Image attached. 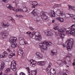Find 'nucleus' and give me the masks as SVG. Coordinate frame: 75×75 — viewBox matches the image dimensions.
Instances as JSON below:
<instances>
[{
    "label": "nucleus",
    "mask_w": 75,
    "mask_h": 75,
    "mask_svg": "<svg viewBox=\"0 0 75 75\" xmlns=\"http://www.w3.org/2000/svg\"><path fill=\"white\" fill-rule=\"evenodd\" d=\"M52 45V43L50 41L44 42L42 43H40L39 44L40 48L42 50H47L48 46H51Z\"/></svg>",
    "instance_id": "f257e3e1"
},
{
    "label": "nucleus",
    "mask_w": 75,
    "mask_h": 75,
    "mask_svg": "<svg viewBox=\"0 0 75 75\" xmlns=\"http://www.w3.org/2000/svg\"><path fill=\"white\" fill-rule=\"evenodd\" d=\"M68 42L67 44V50L69 51H70V50H71L73 44H74V39H69V40H67L66 42Z\"/></svg>",
    "instance_id": "f03ea898"
},
{
    "label": "nucleus",
    "mask_w": 75,
    "mask_h": 75,
    "mask_svg": "<svg viewBox=\"0 0 75 75\" xmlns=\"http://www.w3.org/2000/svg\"><path fill=\"white\" fill-rule=\"evenodd\" d=\"M31 37H33V36H35V38L36 40H38V41H41L42 40L41 38V34H40V33L38 32H33L31 34Z\"/></svg>",
    "instance_id": "7ed1b4c3"
},
{
    "label": "nucleus",
    "mask_w": 75,
    "mask_h": 75,
    "mask_svg": "<svg viewBox=\"0 0 75 75\" xmlns=\"http://www.w3.org/2000/svg\"><path fill=\"white\" fill-rule=\"evenodd\" d=\"M71 30H68V35H69V34H71V35H75V24L71 26Z\"/></svg>",
    "instance_id": "20e7f679"
},
{
    "label": "nucleus",
    "mask_w": 75,
    "mask_h": 75,
    "mask_svg": "<svg viewBox=\"0 0 75 75\" xmlns=\"http://www.w3.org/2000/svg\"><path fill=\"white\" fill-rule=\"evenodd\" d=\"M1 35L3 39H4L5 38H7L8 35V33L6 31L2 32L1 33Z\"/></svg>",
    "instance_id": "39448f33"
},
{
    "label": "nucleus",
    "mask_w": 75,
    "mask_h": 75,
    "mask_svg": "<svg viewBox=\"0 0 75 75\" xmlns=\"http://www.w3.org/2000/svg\"><path fill=\"white\" fill-rule=\"evenodd\" d=\"M30 62L31 63L30 65L33 67H34L37 62L33 60H30Z\"/></svg>",
    "instance_id": "423d86ee"
},
{
    "label": "nucleus",
    "mask_w": 75,
    "mask_h": 75,
    "mask_svg": "<svg viewBox=\"0 0 75 75\" xmlns=\"http://www.w3.org/2000/svg\"><path fill=\"white\" fill-rule=\"evenodd\" d=\"M7 56V52H5L0 55V57L2 58H4L6 57Z\"/></svg>",
    "instance_id": "0eeeda50"
},
{
    "label": "nucleus",
    "mask_w": 75,
    "mask_h": 75,
    "mask_svg": "<svg viewBox=\"0 0 75 75\" xmlns=\"http://www.w3.org/2000/svg\"><path fill=\"white\" fill-rule=\"evenodd\" d=\"M16 64H15L12 65H11V68L13 71H16Z\"/></svg>",
    "instance_id": "6e6552de"
},
{
    "label": "nucleus",
    "mask_w": 75,
    "mask_h": 75,
    "mask_svg": "<svg viewBox=\"0 0 75 75\" xmlns=\"http://www.w3.org/2000/svg\"><path fill=\"white\" fill-rule=\"evenodd\" d=\"M42 14H43V15L41 16V17L42 19L44 20L45 21H48V17L47 16H45L43 17L44 16V12H42Z\"/></svg>",
    "instance_id": "1a4fd4ad"
},
{
    "label": "nucleus",
    "mask_w": 75,
    "mask_h": 75,
    "mask_svg": "<svg viewBox=\"0 0 75 75\" xmlns=\"http://www.w3.org/2000/svg\"><path fill=\"white\" fill-rule=\"evenodd\" d=\"M1 68L0 69V70L1 71H3V68H4L5 67V63L4 62H2L1 64Z\"/></svg>",
    "instance_id": "9d476101"
},
{
    "label": "nucleus",
    "mask_w": 75,
    "mask_h": 75,
    "mask_svg": "<svg viewBox=\"0 0 75 75\" xmlns=\"http://www.w3.org/2000/svg\"><path fill=\"white\" fill-rule=\"evenodd\" d=\"M10 40V42L11 44H14L16 42V39H14V38H10L9 39Z\"/></svg>",
    "instance_id": "9b49d317"
},
{
    "label": "nucleus",
    "mask_w": 75,
    "mask_h": 75,
    "mask_svg": "<svg viewBox=\"0 0 75 75\" xmlns=\"http://www.w3.org/2000/svg\"><path fill=\"white\" fill-rule=\"evenodd\" d=\"M36 55L37 56L38 58H40V59H42V55H41V53L39 52H37L36 53Z\"/></svg>",
    "instance_id": "f8f14e48"
},
{
    "label": "nucleus",
    "mask_w": 75,
    "mask_h": 75,
    "mask_svg": "<svg viewBox=\"0 0 75 75\" xmlns=\"http://www.w3.org/2000/svg\"><path fill=\"white\" fill-rule=\"evenodd\" d=\"M51 54L52 56L54 55H57V50H56L55 51L52 50L51 51Z\"/></svg>",
    "instance_id": "ddd939ff"
},
{
    "label": "nucleus",
    "mask_w": 75,
    "mask_h": 75,
    "mask_svg": "<svg viewBox=\"0 0 75 75\" xmlns=\"http://www.w3.org/2000/svg\"><path fill=\"white\" fill-rule=\"evenodd\" d=\"M55 11H57L55 10L54 11H53L52 12H51L50 13L51 17H55Z\"/></svg>",
    "instance_id": "4468645a"
},
{
    "label": "nucleus",
    "mask_w": 75,
    "mask_h": 75,
    "mask_svg": "<svg viewBox=\"0 0 75 75\" xmlns=\"http://www.w3.org/2000/svg\"><path fill=\"white\" fill-rule=\"evenodd\" d=\"M18 52H19V53H20L22 55V58H24V55H25L24 54H23V50H20L18 51Z\"/></svg>",
    "instance_id": "2eb2a0df"
},
{
    "label": "nucleus",
    "mask_w": 75,
    "mask_h": 75,
    "mask_svg": "<svg viewBox=\"0 0 75 75\" xmlns=\"http://www.w3.org/2000/svg\"><path fill=\"white\" fill-rule=\"evenodd\" d=\"M38 64L39 65H41V66H44L45 64V61H40L38 63Z\"/></svg>",
    "instance_id": "dca6fc26"
},
{
    "label": "nucleus",
    "mask_w": 75,
    "mask_h": 75,
    "mask_svg": "<svg viewBox=\"0 0 75 75\" xmlns=\"http://www.w3.org/2000/svg\"><path fill=\"white\" fill-rule=\"evenodd\" d=\"M45 34L47 36H51L52 35V33L50 31H48L45 32Z\"/></svg>",
    "instance_id": "f3484780"
},
{
    "label": "nucleus",
    "mask_w": 75,
    "mask_h": 75,
    "mask_svg": "<svg viewBox=\"0 0 75 75\" xmlns=\"http://www.w3.org/2000/svg\"><path fill=\"white\" fill-rule=\"evenodd\" d=\"M50 73L52 75H55L56 73L55 70L54 69H52L50 70Z\"/></svg>",
    "instance_id": "a211bd4d"
},
{
    "label": "nucleus",
    "mask_w": 75,
    "mask_h": 75,
    "mask_svg": "<svg viewBox=\"0 0 75 75\" xmlns=\"http://www.w3.org/2000/svg\"><path fill=\"white\" fill-rule=\"evenodd\" d=\"M2 25L4 28H6V27H8V26L10 25V24L8 23H7V24H5L4 23H2Z\"/></svg>",
    "instance_id": "6ab92c4d"
},
{
    "label": "nucleus",
    "mask_w": 75,
    "mask_h": 75,
    "mask_svg": "<svg viewBox=\"0 0 75 75\" xmlns=\"http://www.w3.org/2000/svg\"><path fill=\"white\" fill-rule=\"evenodd\" d=\"M58 12H59V13L61 16H63L64 14V12H61V11H59V10H58V9H57L56 11H55V12L56 13H58Z\"/></svg>",
    "instance_id": "aec40b11"
},
{
    "label": "nucleus",
    "mask_w": 75,
    "mask_h": 75,
    "mask_svg": "<svg viewBox=\"0 0 75 75\" xmlns=\"http://www.w3.org/2000/svg\"><path fill=\"white\" fill-rule=\"evenodd\" d=\"M37 9H35L32 12V14H33V15H34V16H37Z\"/></svg>",
    "instance_id": "412c9836"
},
{
    "label": "nucleus",
    "mask_w": 75,
    "mask_h": 75,
    "mask_svg": "<svg viewBox=\"0 0 75 75\" xmlns=\"http://www.w3.org/2000/svg\"><path fill=\"white\" fill-rule=\"evenodd\" d=\"M69 7L70 9H71L72 10H73V11H75V7L73 6H69Z\"/></svg>",
    "instance_id": "4be33fe9"
},
{
    "label": "nucleus",
    "mask_w": 75,
    "mask_h": 75,
    "mask_svg": "<svg viewBox=\"0 0 75 75\" xmlns=\"http://www.w3.org/2000/svg\"><path fill=\"white\" fill-rule=\"evenodd\" d=\"M6 6L7 8H9V9H10V10L12 9H11V8H12V7L11 6V5L10 4H7L6 5Z\"/></svg>",
    "instance_id": "5701e85b"
},
{
    "label": "nucleus",
    "mask_w": 75,
    "mask_h": 75,
    "mask_svg": "<svg viewBox=\"0 0 75 75\" xmlns=\"http://www.w3.org/2000/svg\"><path fill=\"white\" fill-rule=\"evenodd\" d=\"M65 35L64 34H61L60 33L59 34V36L61 37L62 38L64 39V36H65Z\"/></svg>",
    "instance_id": "b1692460"
},
{
    "label": "nucleus",
    "mask_w": 75,
    "mask_h": 75,
    "mask_svg": "<svg viewBox=\"0 0 75 75\" xmlns=\"http://www.w3.org/2000/svg\"><path fill=\"white\" fill-rule=\"evenodd\" d=\"M10 70H11V68H8L6 70L5 72L6 73H8L10 72Z\"/></svg>",
    "instance_id": "393cba45"
},
{
    "label": "nucleus",
    "mask_w": 75,
    "mask_h": 75,
    "mask_svg": "<svg viewBox=\"0 0 75 75\" xmlns=\"http://www.w3.org/2000/svg\"><path fill=\"white\" fill-rule=\"evenodd\" d=\"M31 3H32V5L33 6H37V2H33V1H31Z\"/></svg>",
    "instance_id": "a878e982"
},
{
    "label": "nucleus",
    "mask_w": 75,
    "mask_h": 75,
    "mask_svg": "<svg viewBox=\"0 0 75 75\" xmlns=\"http://www.w3.org/2000/svg\"><path fill=\"white\" fill-rule=\"evenodd\" d=\"M13 56H15V54L13 53L10 54L9 55V58H11L13 57Z\"/></svg>",
    "instance_id": "bb28decb"
},
{
    "label": "nucleus",
    "mask_w": 75,
    "mask_h": 75,
    "mask_svg": "<svg viewBox=\"0 0 75 75\" xmlns=\"http://www.w3.org/2000/svg\"><path fill=\"white\" fill-rule=\"evenodd\" d=\"M11 47L12 48H16V47H17V44L16 43H14L11 45Z\"/></svg>",
    "instance_id": "cd10ccee"
},
{
    "label": "nucleus",
    "mask_w": 75,
    "mask_h": 75,
    "mask_svg": "<svg viewBox=\"0 0 75 75\" xmlns=\"http://www.w3.org/2000/svg\"><path fill=\"white\" fill-rule=\"evenodd\" d=\"M59 21L60 22H64V18H59L58 19Z\"/></svg>",
    "instance_id": "c85d7f7f"
},
{
    "label": "nucleus",
    "mask_w": 75,
    "mask_h": 75,
    "mask_svg": "<svg viewBox=\"0 0 75 75\" xmlns=\"http://www.w3.org/2000/svg\"><path fill=\"white\" fill-rule=\"evenodd\" d=\"M23 10L24 11H25V12H28V8L27 7H26L25 8H23Z\"/></svg>",
    "instance_id": "c756f323"
},
{
    "label": "nucleus",
    "mask_w": 75,
    "mask_h": 75,
    "mask_svg": "<svg viewBox=\"0 0 75 75\" xmlns=\"http://www.w3.org/2000/svg\"><path fill=\"white\" fill-rule=\"evenodd\" d=\"M32 75H37V72L35 71H33L32 72Z\"/></svg>",
    "instance_id": "7c9ffc66"
},
{
    "label": "nucleus",
    "mask_w": 75,
    "mask_h": 75,
    "mask_svg": "<svg viewBox=\"0 0 75 75\" xmlns=\"http://www.w3.org/2000/svg\"><path fill=\"white\" fill-rule=\"evenodd\" d=\"M24 44L26 45L27 44V42L24 41V40H23L22 42V44H21V45H24Z\"/></svg>",
    "instance_id": "2f4dec72"
},
{
    "label": "nucleus",
    "mask_w": 75,
    "mask_h": 75,
    "mask_svg": "<svg viewBox=\"0 0 75 75\" xmlns=\"http://www.w3.org/2000/svg\"><path fill=\"white\" fill-rule=\"evenodd\" d=\"M14 64H15V65H16V62L14 61H13L11 62V65H14Z\"/></svg>",
    "instance_id": "473e14b6"
},
{
    "label": "nucleus",
    "mask_w": 75,
    "mask_h": 75,
    "mask_svg": "<svg viewBox=\"0 0 75 75\" xmlns=\"http://www.w3.org/2000/svg\"><path fill=\"white\" fill-rule=\"evenodd\" d=\"M37 21L38 22H39L40 21V17H38L36 18Z\"/></svg>",
    "instance_id": "72a5a7b5"
},
{
    "label": "nucleus",
    "mask_w": 75,
    "mask_h": 75,
    "mask_svg": "<svg viewBox=\"0 0 75 75\" xmlns=\"http://www.w3.org/2000/svg\"><path fill=\"white\" fill-rule=\"evenodd\" d=\"M59 32V33H64V30H62V29H59L58 30Z\"/></svg>",
    "instance_id": "f704fd0d"
},
{
    "label": "nucleus",
    "mask_w": 75,
    "mask_h": 75,
    "mask_svg": "<svg viewBox=\"0 0 75 75\" xmlns=\"http://www.w3.org/2000/svg\"><path fill=\"white\" fill-rule=\"evenodd\" d=\"M27 70L28 71V72L29 73V75H31L30 74V69H29V67H27L26 68Z\"/></svg>",
    "instance_id": "c9c22d12"
},
{
    "label": "nucleus",
    "mask_w": 75,
    "mask_h": 75,
    "mask_svg": "<svg viewBox=\"0 0 75 75\" xmlns=\"http://www.w3.org/2000/svg\"><path fill=\"white\" fill-rule=\"evenodd\" d=\"M59 63V64H61L63 63V62H62V61L61 60H59L58 61V62Z\"/></svg>",
    "instance_id": "e433bc0d"
},
{
    "label": "nucleus",
    "mask_w": 75,
    "mask_h": 75,
    "mask_svg": "<svg viewBox=\"0 0 75 75\" xmlns=\"http://www.w3.org/2000/svg\"><path fill=\"white\" fill-rule=\"evenodd\" d=\"M52 64L51 63H50L49 64V66H48V68H51V67Z\"/></svg>",
    "instance_id": "4c0bfd02"
},
{
    "label": "nucleus",
    "mask_w": 75,
    "mask_h": 75,
    "mask_svg": "<svg viewBox=\"0 0 75 75\" xmlns=\"http://www.w3.org/2000/svg\"><path fill=\"white\" fill-rule=\"evenodd\" d=\"M29 28H30V30H31L32 31H33V30H34V28H33V27H30Z\"/></svg>",
    "instance_id": "58836bf2"
},
{
    "label": "nucleus",
    "mask_w": 75,
    "mask_h": 75,
    "mask_svg": "<svg viewBox=\"0 0 75 75\" xmlns=\"http://www.w3.org/2000/svg\"><path fill=\"white\" fill-rule=\"evenodd\" d=\"M20 75H25V73L23 72H21L20 73Z\"/></svg>",
    "instance_id": "ea45409f"
},
{
    "label": "nucleus",
    "mask_w": 75,
    "mask_h": 75,
    "mask_svg": "<svg viewBox=\"0 0 75 75\" xmlns=\"http://www.w3.org/2000/svg\"><path fill=\"white\" fill-rule=\"evenodd\" d=\"M63 63H64V64H65V65H66L67 64V62L66 61V60H64Z\"/></svg>",
    "instance_id": "a19ab883"
},
{
    "label": "nucleus",
    "mask_w": 75,
    "mask_h": 75,
    "mask_svg": "<svg viewBox=\"0 0 75 75\" xmlns=\"http://www.w3.org/2000/svg\"><path fill=\"white\" fill-rule=\"evenodd\" d=\"M2 1L4 3H7V1H8L7 0H2Z\"/></svg>",
    "instance_id": "79ce46f5"
},
{
    "label": "nucleus",
    "mask_w": 75,
    "mask_h": 75,
    "mask_svg": "<svg viewBox=\"0 0 75 75\" xmlns=\"http://www.w3.org/2000/svg\"><path fill=\"white\" fill-rule=\"evenodd\" d=\"M11 21H12V22H13V23L15 22V21H14V19H13V18H12L11 19Z\"/></svg>",
    "instance_id": "37998d69"
},
{
    "label": "nucleus",
    "mask_w": 75,
    "mask_h": 75,
    "mask_svg": "<svg viewBox=\"0 0 75 75\" xmlns=\"http://www.w3.org/2000/svg\"><path fill=\"white\" fill-rule=\"evenodd\" d=\"M55 28L56 30H58V29H59V27H58V26H57Z\"/></svg>",
    "instance_id": "c03bdc74"
},
{
    "label": "nucleus",
    "mask_w": 75,
    "mask_h": 75,
    "mask_svg": "<svg viewBox=\"0 0 75 75\" xmlns=\"http://www.w3.org/2000/svg\"><path fill=\"white\" fill-rule=\"evenodd\" d=\"M31 33V32H26V34H30Z\"/></svg>",
    "instance_id": "a18cd8bd"
},
{
    "label": "nucleus",
    "mask_w": 75,
    "mask_h": 75,
    "mask_svg": "<svg viewBox=\"0 0 75 75\" xmlns=\"http://www.w3.org/2000/svg\"><path fill=\"white\" fill-rule=\"evenodd\" d=\"M68 15H69L71 17H73V15L71 14H69V13L68 14Z\"/></svg>",
    "instance_id": "49530a36"
},
{
    "label": "nucleus",
    "mask_w": 75,
    "mask_h": 75,
    "mask_svg": "<svg viewBox=\"0 0 75 75\" xmlns=\"http://www.w3.org/2000/svg\"><path fill=\"white\" fill-rule=\"evenodd\" d=\"M15 13H17L18 11V9H16L15 10Z\"/></svg>",
    "instance_id": "de8ad7c7"
},
{
    "label": "nucleus",
    "mask_w": 75,
    "mask_h": 75,
    "mask_svg": "<svg viewBox=\"0 0 75 75\" xmlns=\"http://www.w3.org/2000/svg\"><path fill=\"white\" fill-rule=\"evenodd\" d=\"M7 51H8V52H10V49L9 48H8L7 49Z\"/></svg>",
    "instance_id": "09e8293b"
},
{
    "label": "nucleus",
    "mask_w": 75,
    "mask_h": 75,
    "mask_svg": "<svg viewBox=\"0 0 75 75\" xmlns=\"http://www.w3.org/2000/svg\"><path fill=\"white\" fill-rule=\"evenodd\" d=\"M63 46L64 48H65V47H67V45H64V44L63 45Z\"/></svg>",
    "instance_id": "8fccbe9b"
},
{
    "label": "nucleus",
    "mask_w": 75,
    "mask_h": 75,
    "mask_svg": "<svg viewBox=\"0 0 75 75\" xmlns=\"http://www.w3.org/2000/svg\"><path fill=\"white\" fill-rule=\"evenodd\" d=\"M49 68H48V67L47 68L46 70V71H49Z\"/></svg>",
    "instance_id": "3c124183"
},
{
    "label": "nucleus",
    "mask_w": 75,
    "mask_h": 75,
    "mask_svg": "<svg viewBox=\"0 0 75 75\" xmlns=\"http://www.w3.org/2000/svg\"><path fill=\"white\" fill-rule=\"evenodd\" d=\"M62 63H59V66H62Z\"/></svg>",
    "instance_id": "603ef678"
},
{
    "label": "nucleus",
    "mask_w": 75,
    "mask_h": 75,
    "mask_svg": "<svg viewBox=\"0 0 75 75\" xmlns=\"http://www.w3.org/2000/svg\"><path fill=\"white\" fill-rule=\"evenodd\" d=\"M18 11H23V10L21 9H18Z\"/></svg>",
    "instance_id": "864d4df0"
},
{
    "label": "nucleus",
    "mask_w": 75,
    "mask_h": 75,
    "mask_svg": "<svg viewBox=\"0 0 75 75\" xmlns=\"http://www.w3.org/2000/svg\"><path fill=\"white\" fill-rule=\"evenodd\" d=\"M55 22V20H53L52 21V23H54Z\"/></svg>",
    "instance_id": "5fc2aeb1"
},
{
    "label": "nucleus",
    "mask_w": 75,
    "mask_h": 75,
    "mask_svg": "<svg viewBox=\"0 0 75 75\" xmlns=\"http://www.w3.org/2000/svg\"><path fill=\"white\" fill-rule=\"evenodd\" d=\"M53 29H54V30H57V29H56V28H55V27Z\"/></svg>",
    "instance_id": "6e6d98bb"
},
{
    "label": "nucleus",
    "mask_w": 75,
    "mask_h": 75,
    "mask_svg": "<svg viewBox=\"0 0 75 75\" xmlns=\"http://www.w3.org/2000/svg\"><path fill=\"white\" fill-rule=\"evenodd\" d=\"M72 64L73 65H74V66H75V63L74 62Z\"/></svg>",
    "instance_id": "4d7b16f0"
},
{
    "label": "nucleus",
    "mask_w": 75,
    "mask_h": 75,
    "mask_svg": "<svg viewBox=\"0 0 75 75\" xmlns=\"http://www.w3.org/2000/svg\"><path fill=\"white\" fill-rule=\"evenodd\" d=\"M2 72H1L0 73V75H2Z\"/></svg>",
    "instance_id": "13d9d810"
},
{
    "label": "nucleus",
    "mask_w": 75,
    "mask_h": 75,
    "mask_svg": "<svg viewBox=\"0 0 75 75\" xmlns=\"http://www.w3.org/2000/svg\"><path fill=\"white\" fill-rule=\"evenodd\" d=\"M73 62H74V63H75V59L73 60Z\"/></svg>",
    "instance_id": "bf43d9fd"
},
{
    "label": "nucleus",
    "mask_w": 75,
    "mask_h": 75,
    "mask_svg": "<svg viewBox=\"0 0 75 75\" xmlns=\"http://www.w3.org/2000/svg\"><path fill=\"white\" fill-rule=\"evenodd\" d=\"M13 11H15V10L14 9H12Z\"/></svg>",
    "instance_id": "052dcab7"
},
{
    "label": "nucleus",
    "mask_w": 75,
    "mask_h": 75,
    "mask_svg": "<svg viewBox=\"0 0 75 75\" xmlns=\"http://www.w3.org/2000/svg\"><path fill=\"white\" fill-rule=\"evenodd\" d=\"M23 17V16L22 15H21V17Z\"/></svg>",
    "instance_id": "680f3d73"
},
{
    "label": "nucleus",
    "mask_w": 75,
    "mask_h": 75,
    "mask_svg": "<svg viewBox=\"0 0 75 75\" xmlns=\"http://www.w3.org/2000/svg\"><path fill=\"white\" fill-rule=\"evenodd\" d=\"M55 6H56V5H55L54 6H53V7H55Z\"/></svg>",
    "instance_id": "e2e57ef3"
},
{
    "label": "nucleus",
    "mask_w": 75,
    "mask_h": 75,
    "mask_svg": "<svg viewBox=\"0 0 75 75\" xmlns=\"http://www.w3.org/2000/svg\"><path fill=\"white\" fill-rule=\"evenodd\" d=\"M67 67H69V66H68V65H67Z\"/></svg>",
    "instance_id": "0e129e2a"
},
{
    "label": "nucleus",
    "mask_w": 75,
    "mask_h": 75,
    "mask_svg": "<svg viewBox=\"0 0 75 75\" xmlns=\"http://www.w3.org/2000/svg\"><path fill=\"white\" fill-rule=\"evenodd\" d=\"M35 7V6H33V7Z\"/></svg>",
    "instance_id": "69168bd1"
},
{
    "label": "nucleus",
    "mask_w": 75,
    "mask_h": 75,
    "mask_svg": "<svg viewBox=\"0 0 75 75\" xmlns=\"http://www.w3.org/2000/svg\"><path fill=\"white\" fill-rule=\"evenodd\" d=\"M10 75H12V74H10Z\"/></svg>",
    "instance_id": "338daca9"
},
{
    "label": "nucleus",
    "mask_w": 75,
    "mask_h": 75,
    "mask_svg": "<svg viewBox=\"0 0 75 75\" xmlns=\"http://www.w3.org/2000/svg\"><path fill=\"white\" fill-rule=\"evenodd\" d=\"M49 75H50V74H49Z\"/></svg>",
    "instance_id": "774afa93"
}]
</instances>
